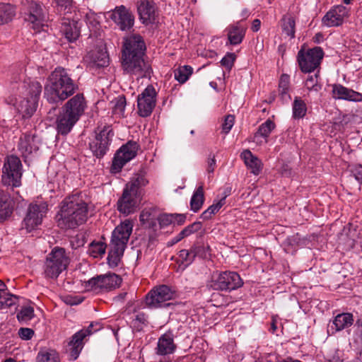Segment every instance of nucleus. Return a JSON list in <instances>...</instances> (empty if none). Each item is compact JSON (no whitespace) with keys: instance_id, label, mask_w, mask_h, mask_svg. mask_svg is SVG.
Instances as JSON below:
<instances>
[{"instance_id":"obj_2","label":"nucleus","mask_w":362,"mask_h":362,"mask_svg":"<svg viewBox=\"0 0 362 362\" xmlns=\"http://www.w3.org/2000/svg\"><path fill=\"white\" fill-rule=\"evenodd\" d=\"M78 88L66 70L56 68L48 76L45 85V97L51 103L62 102L72 95Z\"/></svg>"},{"instance_id":"obj_57","label":"nucleus","mask_w":362,"mask_h":362,"mask_svg":"<svg viewBox=\"0 0 362 362\" xmlns=\"http://www.w3.org/2000/svg\"><path fill=\"white\" fill-rule=\"evenodd\" d=\"M216 168V159L214 155H210L207 160L206 172L210 177V175L214 173Z\"/></svg>"},{"instance_id":"obj_51","label":"nucleus","mask_w":362,"mask_h":362,"mask_svg":"<svg viewBox=\"0 0 362 362\" xmlns=\"http://www.w3.org/2000/svg\"><path fill=\"white\" fill-rule=\"evenodd\" d=\"M158 221L161 227L167 226L173 223H175L174 214H161L158 218Z\"/></svg>"},{"instance_id":"obj_62","label":"nucleus","mask_w":362,"mask_h":362,"mask_svg":"<svg viewBox=\"0 0 362 362\" xmlns=\"http://www.w3.org/2000/svg\"><path fill=\"white\" fill-rule=\"evenodd\" d=\"M339 357L334 356L332 358H325L322 362H339Z\"/></svg>"},{"instance_id":"obj_46","label":"nucleus","mask_w":362,"mask_h":362,"mask_svg":"<svg viewBox=\"0 0 362 362\" xmlns=\"http://www.w3.org/2000/svg\"><path fill=\"white\" fill-rule=\"evenodd\" d=\"M305 86L310 92H319L322 88V85L318 81V74L309 76L305 80Z\"/></svg>"},{"instance_id":"obj_23","label":"nucleus","mask_w":362,"mask_h":362,"mask_svg":"<svg viewBox=\"0 0 362 362\" xmlns=\"http://www.w3.org/2000/svg\"><path fill=\"white\" fill-rule=\"evenodd\" d=\"M89 333L87 330H79L71 337L68 346L70 356L74 360L78 357Z\"/></svg>"},{"instance_id":"obj_14","label":"nucleus","mask_w":362,"mask_h":362,"mask_svg":"<svg viewBox=\"0 0 362 362\" xmlns=\"http://www.w3.org/2000/svg\"><path fill=\"white\" fill-rule=\"evenodd\" d=\"M138 149L139 144L136 141H130L122 146L114 157L112 170L115 172L119 171L127 162L136 156Z\"/></svg>"},{"instance_id":"obj_44","label":"nucleus","mask_w":362,"mask_h":362,"mask_svg":"<svg viewBox=\"0 0 362 362\" xmlns=\"http://www.w3.org/2000/svg\"><path fill=\"white\" fill-rule=\"evenodd\" d=\"M106 247V243L102 241H93L89 245L88 253L94 258H97L98 257H101L105 253Z\"/></svg>"},{"instance_id":"obj_34","label":"nucleus","mask_w":362,"mask_h":362,"mask_svg":"<svg viewBox=\"0 0 362 362\" xmlns=\"http://www.w3.org/2000/svg\"><path fill=\"white\" fill-rule=\"evenodd\" d=\"M204 202V186L201 184L194 192L190 200L191 210L197 212L202 206Z\"/></svg>"},{"instance_id":"obj_38","label":"nucleus","mask_w":362,"mask_h":362,"mask_svg":"<svg viewBox=\"0 0 362 362\" xmlns=\"http://www.w3.org/2000/svg\"><path fill=\"white\" fill-rule=\"evenodd\" d=\"M296 22L293 17L290 16H284L281 20V28L283 33L291 39L295 37Z\"/></svg>"},{"instance_id":"obj_29","label":"nucleus","mask_w":362,"mask_h":362,"mask_svg":"<svg viewBox=\"0 0 362 362\" xmlns=\"http://www.w3.org/2000/svg\"><path fill=\"white\" fill-rule=\"evenodd\" d=\"M37 149L38 146L33 135L25 134L20 138L18 150L23 156L27 157Z\"/></svg>"},{"instance_id":"obj_16","label":"nucleus","mask_w":362,"mask_h":362,"mask_svg":"<svg viewBox=\"0 0 362 362\" xmlns=\"http://www.w3.org/2000/svg\"><path fill=\"white\" fill-rule=\"evenodd\" d=\"M114 134L110 127H105L90 143V148L97 157L103 156L107 149Z\"/></svg>"},{"instance_id":"obj_11","label":"nucleus","mask_w":362,"mask_h":362,"mask_svg":"<svg viewBox=\"0 0 362 362\" xmlns=\"http://www.w3.org/2000/svg\"><path fill=\"white\" fill-rule=\"evenodd\" d=\"M324 56L323 50L320 47L304 50L301 48L297 56L300 70L305 73H310L317 68Z\"/></svg>"},{"instance_id":"obj_47","label":"nucleus","mask_w":362,"mask_h":362,"mask_svg":"<svg viewBox=\"0 0 362 362\" xmlns=\"http://www.w3.org/2000/svg\"><path fill=\"white\" fill-rule=\"evenodd\" d=\"M34 317V309L32 306H23L17 314V318L20 322H27Z\"/></svg>"},{"instance_id":"obj_43","label":"nucleus","mask_w":362,"mask_h":362,"mask_svg":"<svg viewBox=\"0 0 362 362\" xmlns=\"http://www.w3.org/2000/svg\"><path fill=\"white\" fill-rule=\"evenodd\" d=\"M193 69L190 66H180L174 71L175 78L181 83H185L192 75Z\"/></svg>"},{"instance_id":"obj_1","label":"nucleus","mask_w":362,"mask_h":362,"mask_svg":"<svg viewBox=\"0 0 362 362\" xmlns=\"http://www.w3.org/2000/svg\"><path fill=\"white\" fill-rule=\"evenodd\" d=\"M145 44L140 35H134L125 38L122 57V66L126 74L137 79L150 75L151 69L144 59Z\"/></svg>"},{"instance_id":"obj_17","label":"nucleus","mask_w":362,"mask_h":362,"mask_svg":"<svg viewBox=\"0 0 362 362\" xmlns=\"http://www.w3.org/2000/svg\"><path fill=\"white\" fill-rule=\"evenodd\" d=\"M28 11L29 13L25 20L31 24V28L35 32L44 30V27L47 25V16L41 5L31 2L29 4Z\"/></svg>"},{"instance_id":"obj_5","label":"nucleus","mask_w":362,"mask_h":362,"mask_svg":"<svg viewBox=\"0 0 362 362\" xmlns=\"http://www.w3.org/2000/svg\"><path fill=\"white\" fill-rule=\"evenodd\" d=\"M147 182L144 176L140 175H136L130 180L117 202V209L121 213L129 215L136 211L140 197V188Z\"/></svg>"},{"instance_id":"obj_33","label":"nucleus","mask_w":362,"mask_h":362,"mask_svg":"<svg viewBox=\"0 0 362 362\" xmlns=\"http://www.w3.org/2000/svg\"><path fill=\"white\" fill-rule=\"evenodd\" d=\"M18 302V297L11 294L7 286L0 287V309H5L15 305Z\"/></svg>"},{"instance_id":"obj_55","label":"nucleus","mask_w":362,"mask_h":362,"mask_svg":"<svg viewBox=\"0 0 362 362\" xmlns=\"http://www.w3.org/2000/svg\"><path fill=\"white\" fill-rule=\"evenodd\" d=\"M18 335L23 340H29L34 335V331L30 328L22 327L18 330Z\"/></svg>"},{"instance_id":"obj_41","label":"nucleus","mask_w":362,"mask_h":362,"mask_svg":"<svg viewBox=\"0 0 362 362\" xmlns=\"http://www.w3.org/2000/svg\"><path fill=\"white\" fill-rule=\"evenodd\" d=\"M37 362H60L59 354L52 349L42 350L36 357Z\"/></svg>"},{"instance_id":"obj_19","label":"nucleus","mask_w":362,"mask_h":362,"mask_svg":"<svg viewBox=\"0 0 362 362\" xmlns=\"http://www.w3.org/2000/svg\"><path fill=\"white\" fill-rule=\"evenodd\" d=\"M86 103L83 94L78 93L70 98L62 107V110L78 120L84 113Z\"/></svg>"},{"instance_id":"obj_42","label":"nucleus","mask_w":362,"mask_h":362,"mask_svg":"<svg viewBox=\"0 0 362 362\" xmlns=\"http://www.w3.org/2000/svg\"><path fill=\"white\" fill-rule=\"evenodd\" d=\"M307 112L305 102L298 97H296L293 104V117L295 119L303 118Z\"/></svg>"},{"instance_id":"obj_52","label":"nucleus","mask_w":362,"mask_h":362,"mask_svg":"<svg viewBox=\"0 0 362 362\" xmlns=\"http://www.w3.org/2000/svg\"><path fill=\"white\" fill-rule=\"evenodd\" d=\"M235 122L234 116L228 115L225 117L224 122L222 124V131L224 134H228L232 129Z\"/></svg>"},{"instance_id":"obj_21","label":"nucleus","mask_w":362,"mask_h":362,"mask_svg":"<svg viewBox=\"0 0 362 362\" xmlns=\"http://www.w3.org/2000/svg\"><path fill=\"white\" fill-rule=\"evenodd\" d=\"M136 8L143 23H152L156 17V4L151 0H137Z\"/></svg>"},{"instance_id":"obj_56","label":"nucleus","mask_w":362,"mask_h":362,"mask_svg":"<svg viewBox=\"0 0 362 362\" xmlns=\"http://www.w3.org/2000/svg\"><path fill=\"white\" fill-rule=\"evenodd\" d=\"M351 173L359 184H362V165H356L351 168Z\"/></svg>"},{"instance_id":"obj_3","label":"nucleus","mask_w":362,"mask_h":362,"mask_svg":"<svg viewBox=\"0 0 362 362\" xmlns=\"http://www.w3.org/2000/svg\"><path fill=\"white\" fill-rule=\"evenodd\" d=\"M58 225L63 229L75 228L88 218V204L78 194L65 198L61 204Z\"/></svg>"},{"instance_id":"obj_12","label":"nucleus","mask_w":362,"mask_h":362,"mask_svg":"<svg viewBox=\"0 0 362 362\" xmlns=\"http://www.w3.org/2000/svg\"><path fill=\"white\" fill-rule=\"evenodd\" d=\"M47 211V205L45 203L30 204L23 221V228L27 232L35 230L42 224Z\"/></svg>"},{"instance_id":"obj_37","label":"nucleus","mask_w":362,"mask_h":362,"mask_svg":"<svg viewBox=\"0 0 362 362\" xmlns=\"http://www.w3.org/2000/svg\"><path fill=\"white\" fill-rule=\"evenodd\" d=\"M204 249L202 247H193L189 250H182L179 252V257L182 263L186 265L190 264L194 259L195 257L199 255L200 250Z\"/></svg>"},{"instance_id":"obj_54","label":"nucleus","mask_w":362,"mask_h":362,"mask_svg":"<svg viewBox=\"0 0 362 362\" xmlns=\"http://www.w3.org/2000/svg\"><path fill=\"white\" fill-rule=\"evenodd\" d=\"M133 322L134 326L138 328H141L142 325H144L148 322V317L144 313H139L135 315Z\"/></svg>"},{"instance_id":"obj_8","label":"nucleus","mask_w":362,"mask_h":362,"mask_svg":"<svg viewBox=\"0 0 362 362\" xmlns=\"http://www.w3.org/2000/svg\"><path fill=\"white\" fill-rule=\"evenodd\" d=\"M70 263L65 250L55 247L47 256L44 264V274L48 279H57Z\"/></svg>"},{"instance_id":"obj_61","label":"nucleus","mask_w":362,"mask_h":362,"mask_svg":"<svg viewBox=\"0 0 362 362\" xmlns=\"http://www.w3.org/2000/svg\"><path fill=\"white\" fill-rule=\"evenodd\" d=\"M183 238H184V237L181 236V233H180L179 234H177V235L176 237H175L173 239H172L170 245H173L178 243Z\"/></svg>"},{"instance_id":"obj_27","label":"nucleus","mask_w":362,"mask_h":362,"mask_svg":"<svg viewBox=\"0 0 362 362\" xmlns=\"http://www.w3.org/2000/svg\"><path fill=\"white\" fill-rule=\"evenodd\" d=\"M78 120L64 111L59 115L57 119V130L58 133L66 135L71 132Z\"/></svg>"},{"instance_id":"obj_60","label":"nucleus","mask_w":362,"mask_h":362,"mask_svg":"<svg viewBox=\"0 0 362 362\" xmlns=\"http://www.w3.org/2000/svg\"><path fill=\"white\" fill-rule=\"evenodd\" d=\"M260 25H261V21L259 19H255L252 22V30L254 32H257L260 28Z\"/></svg>"},{"instance_id":"obj_36","label":"nucleus","mask_w":362,"mask_h":362,"mask_svg":"<svg viewBox=\"0 0 362 362\" xmlns=\"http://www.w3.org/2000/svg\"><path fill=\"white\" fill-rule=\"evenodd\" d=\"M275 128V124L271 119H267L266 122L262 123L258 128L257 131L255 134L254 139L258 142V138L262 137L265 139V142L267 141V139Z\"/></svg>"},{"instance_id":"obj_20","label":"nucleus","mask_w":362,"mask_h":362,"mask_svg":"<svg viewBox=\"0 0 362 362\" xmlns=\"http://www.w3.org/2000/svg\"><path fill=\"white\" fill-rule=\"evenodd\" d=\"M349 15V9L343 6L338 5L330 9L323 17L324 25L332 27L342 24L344 19Z\"/></svg>"},{"instance_id":"obj_15","label":"nucleus","mask_w":362,"mask_h":362,"mask_svg":"<svg viewBox=\"0 0 362 362\" xmlns=\"http://www.w3.org/2000/svg\"><path fill=\"white\" fill-rule=\"evenodd\" d=\"M156 89L150 85L138 95V113L141 117H146L152 113L156 103Z\"/></svg>"},{"instance_id":"obj_64","label":"nucleus","mask_w":362,"mask_h":362,"mask_svg":"<svg viewBox=\"0 0 362 362\" xmlns=\"http://www.w3.org/2000/svg\"><path fill=\"white\" fill-rule=\"evenodd\" d=\"M241 15L243 18H247L250 15V12L247 8H245L242 11Z\"/></svg>"},{"instance_id":"obj_26","label":"nucleus","mask_w":362,"mask_h":362,"mask_svg":"<svg viewBox=\"0 0 362 362\" xmlns=\"http://www.w3.org/2000/svg\"><path fill=\"white\" fill-rule=\"evenodd\" d=\"M332 97L339 100L360 101L361 100L362 95L358 92L350 90L342 85L334 84L332 86Z\"/></svg>"},{"instance_id":"obj_35","label":"nucleus","mask_w":362,"mask_h":362,"mask_svg":"<svg viewBox=\"0 0 362 362\" xmlns=\"http://www.w3.org/2000/svg\"><path fill=\"white\" fill-rule=\"evenodd\" d=\"M228 194L229 192H225L224 196L218 201H214V203L202 214L201 218L204 220L210 219L226 204V199Z\"/></svg>"},{"instance_id":"obj_10","label":"nucleus","mask_w":362,"mask_h":362,"mask_svg":"<svg viewBox=\"0 0 362 362\" xmlns=\"http://www.w3.org/2000/svg\"><path fill=\"white\" fill-rule=\"evenodd\" d=\"M122 279L115 273H107L94 276L86 283V288L95 293L109 291L117 288Z\"/></svg>"},{"instance_id":"obj_22","label":"nucleus","mask_w":362,"mask_h":362,"mask_svg":"<svg viewBox=\"0 0 362 362\" xmlns=\"http://www.w3.org/2000/svg\"><path fill=\"white\" fill-rule=\"evenodd\" d=\"M176 348L177 346L174 343L173 332H168L159 337L155 351L156 354L159 356H168L173 354L175 351Z\"/></svg>"},{"instance_id":"obj_18","label":"nucleus","mask_w":362,"mask_h":362,"mask_svg":"<svg viewBox=\"0 0 362 362\" xmlns=\"http://www.w3.org/2000/svg\"><path fill=\"white\" fill-rule=\"evenodd\" d=\"M110 18L122 30H130L134 23V16L124 6H117L112 11Z\"/></svg>"},{"instance_id":"obj_32","label":"nucleus","mask_w":362,"mask_h":362,"mask_svg":"<svg viewBox=\"0 0 362 362\" xmlns=\"http://www.w3.org/2000/svg\"><path fill=\"white\" fill-rule=\"evenodd\" d=\"M227 30L230 44L236 45L241 43L245 34V27L240 23H237L229 26Z\"/></svg>"},{"instance_id":"obj_40","label":"nucleus","mask_w":362,"mask_h":362,"mask_svg":"<svg viewBox=\"0 0 362 362\" xmlns=\"http://www.w3.org/2000/svg\"><path fill=\"white\" fill-rule=\"evenodd\" d=\"M290 88V77L287 74H282L281 76L279 83V92L281 98L284 100H291V95H289Z\"/></svg>"},{"instance_id":"obj_59","label":"nucleus","mask_w":362,"mask_h":362,"mask_svg":"<svg viewBox=\"0 0 362 362\" xmlns=\"http://www.w3.org/2000/svg\"><path fill=\"white\" fill-rule=\"evenodd\" d=\"M175 222H177L178 224H182L185 221V216L182 214H174Z\"/></svg>"},{"instance_id":"obj_30","label":"nucleus","mask_w":362,"mask_h":362,"mask_svg":"<svg viewBox=\"0 0 362 362\" xmlns=\"http://www.w3.org/2000/svg\"><path fill=\"white\" fill-rule=\"evenodd\" d=\"M241 157L247 168L250 169L252 173L256 175L260 173L262 167V162L257 157L255 156L250 151H244L241 153Z\"/></svg>"},{"instance_id":"obj_39","label":"nucleus","mask_w":362,"mask_h":362,"mask_svg":"<svg viewBox=\"0 0 362 362\" xmlns=\"http://www.w3.org/2000/svg\"><path fill=\"white\" fill-rule=\"evenodd\" d=\"M16 14L14 7L9 4H0V24H4L14 17Z\"/></svg>"},{"instance_id":"obj_7","label":"nucleus","mask_w":362,"mask_h":362,"mask_svg":"<svg viewBox=\"0 0 362 362\" xmlns=\"http://www.w3.org/2000/svg\"><path fill=\"white\" fill-rule=\"evenodd\" d=\"M243 281L240 275L235 272H214L206 286L209 289L218 291L230 292L240 288Z\"/></svg>"},{"instance_id":"obj_31","label":"nucleus","mask_w":362,"mask_h":362,"mask_svg":"<svg viewBox=\"0 0 362 362\" xmlns=\"http://www.w3.org/2000/svg\"><path fill=\"white\" fill-rule=\"evenodd\" d=\"M353 322L352 314L348 313H341L334 317L330 328L336 332L341 331L351 326Z\"/></svg>"},{"instance_id":"obj_9","label":"nucleus","mask_w":362,"mask_h":362,"mask_svg":"<svg viewBox=\"0 0 362 362\" xmlns=\"http://www.w3.org/2000/svg\"><path fill=\"white\" fill-rule=\"evenodd\" d=\"M22 164L16 156H10L4 161L2 170L4 185L18 187L21 185Z\"/></svg>"},{"instance_id":"obj_13","label":"nucleus","mask_w":362,"mask_h":362,"mask_svg":"<svg viewBox=\"0 0 362 362\" xmlns=\"http://www.w3.org/2000/svg\"><path fill=\"white\" fill-rule=\"evenodd\" d=\"M175 292L166 285H160L151 289L146 297V304L151 308H159L164 305H169L165 303L166 301L173 299Z\"/></svg>"},{"instance_id":"obj_53","label":"nucleus","mask_w":362,"mask_h":362,"mask_svg":"<svg viewBox=\"0 0 362 362\" xmlns=\"http://www.w3.org/2000/svg\"><path fill=\"white\" fill-rule=\"evenodd\" d=\"M235 59V55L233 53H228L221 61V64L228 69H230Z\"/></svg>"},{"instance_id":"obj_25","label":"nucleus","mask_w":362,"mask_h":362,"mask_svg":"<svg viewBox=\"0 0 362 362\" xmlns=\"http://www.w3.org/2000/svg\"><path fill=\"white\" fill-rule=\"evenodd\" d=\"M60 30L69 42L76 40L80 35L78 23L69 18L62 19Z\"/></svg>"},{"instance_id":"obj_49","label":"nucleus","mask_w":362,"mask_h":362,"mask_svg":"<svg viewBox=\"0 0 362 362\" xmlns=\"http://www.w3.org/2000/svg\"><path fill=\"white\" fill-rule=\"evenodd\" d=\"M201 227L202 224L200 222H194L185 227L182 231H180L181 236L184 238L187 237L189 235L199 230Z\"/></svg>"},{"instance_id":"obj_63","label":"nucleus","mask_w":362,"mask_h":362,"mask_svg":"<svg viewBox=\"0 0 362 362\" xmlns=\"http://www.w3.org/2000/svg\"><path fill=\"white\" fill-rule=\"evenodd\" d=\"M276 320H274L273 318L272 324H271V328H270V332L272 333H274L276 332V330L277 329V326H276Z\"/></svg>"},{"instance_id":"obj_4","label":"nucleus","mask_w":362,"mask_h":362,"mask_svg":"<svg viewBox=\"0 0 362 362\" xmlns=\"http://www.w3.org/2000/svg\"><path fill=\"white\" fill-rule=\"evenodd\" d=\"M132 229L133 223L130 220H125L112 231L107 257L110 265L114 267L118 265L132 233Z\"/></svg>"},{"instance_id":"obj_6","label":"nucleus","mask_w":362,"mask_h":362,"mask_svg":"<svg viewBox=\"0 0 362 362\" xmlns=\"http://www.w3.org/2000/svg\"><path fill=\"white\" fill-rule=\"evenodd\" d=\"M23 88H26V97L17 102L16 98H8L6 102L13 105L24 118H30L36 111L37 101L42 92V86L38 81H30L26 87L25 83Z\"/></svg>"},{"instance_id":"obj_24","label":"nucleus","mask_w":362,"mask_h":362,"mask_svg":"<svg viewBox=\"0 0 362 362\" xmlns=\"http://www.w3.org/2000/svg\"><path fill=\"white\" fill-rule=\"evenodd\" d=\"M84 62L90 67H104L108 64V57L102 49L92 50L85 56Z\"/></svg>"},{"instance_id":"obj_48","label":"nucleus","mask_w":362,"mask_h":362,"mask_svg":"<svg viewBox=\"0 0 362 362\" xmlns=\"http://www.w3.org/2000/svg\"><path fill=\"white\" fill-rule=\"evenodd\" d=\"M139 218L142 224L148 223L149 225H153L156 219L153 210L152 209H144L140 214Z\"/></svg>"},{"instance_id":"obj_28","label":"nucleus","mask_w":362,"mask_h":362,"mask_svg":"<svg viewBox=\"0 0 362 362\" xmlns=\"http://www.w3.org/2000/svg\"><path fill=\"white\" fill-rule=\"evenodd\" d=\"M13 202L8 192L0 189V221L8 218L13 213Z\"/></svg>"},{"instance_id":"obj_45","label":"nucleus","mask_w":362,"mask_h":362,"mask_svg":"<svg viewBox=\"0 0 362 362\" xmlns=\"http://www.w3.org/2000/svg\"><path fill=\"white\" fill-rule=\"evenodd\" d=\"M112 112L119 117H123L125 112L126 98L123 95H119L112 101Z\"/></svg>"},{"instance_id":"obj_50","label":"nucleus","mask_w":362,"mask_h":362,"mask_svg":"<svg viewBox=\"0 0 362 362\" xmlns=\"http://www.w3.org/2000/svg\"><path fill=\"white\" fill-rule=\"evenodd\" d=\"M58 6L59 11H64V13H69L72 7V0H54Z\"/></svg>"},{"instance_id":"obj_58","label":"nucleus","mask_w":362,"mask_h":362,"mask_svg":"<svg viewBox=\"0 0 362 362\" xmlns=\"http://www.w3.org/2000/svg\"><path fill=\"white\" fill-rule=\"evenodd\" d=\"M100 328V326L98 323H90L88 327H87L86 328H83L81 329V330H87V331H89V334H88V337L90 335H91L92 334H93L94 332H97L98 330H99Z\"/></svg>"}]
</instances>
